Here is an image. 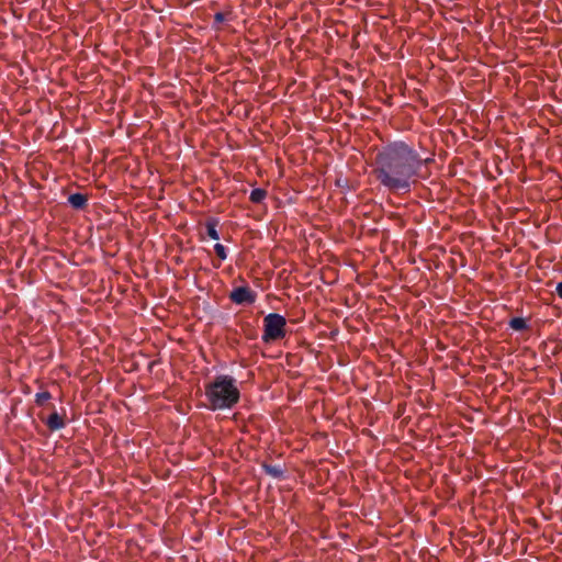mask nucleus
Listing matches in <instances>:
<instances>
[{
    "mask_svg": "<svg viewBox=\"0 0 562 562\" xmlns=\"http://www.w3.org/2000/svg\"><path fill=\"white\" fill-rule=\"evenodd\" d=\"M204 406L210 411L232 409L240 400L237 380L232 375L220 374L204 385Z\"/></svg>",
    "mask_w": 562,
    "mask_h": 562,
    "instance_id": "2",
    "label": "nucleus"
},
{
    "mask_svg": "<svg viewBox=\"0 0 562 562\" xmlns=\"http://www.w3.org/2000/svg\"><path fill=\"white\" fill-rule=\"evenodd\" d=\"M46 425L50 430H59L64 428L65 423L57 412H54L46 419Z\"/></svg>",
    "mask_w": 562,
    "mask_h": 562,
    "instance_id": "5",
    "label": "nucleus"
},
{
    "mask_svg": "<svg viewBox=\"0 0 562 562\" xmlns=\"http://www.w3.org/2000/svg\"><path fill=\"white\" fill-rule=\"evenodd\" d=\"M285 318L277 313L268 314L263 319V340H278L285 336Z\"/></svg>",
    "mask_w": 562,
    "mask_h": 562,
    "instance_id": "3",
    "label": "nucleus"
},
{
    "mask_svg": "<svg viewBox=\"0 0 562 562\" xmlns=\"http://www.w3.org/2000/svg\"><path fill=\"white\" fill-rule=\"evenodd\" d=\"M256 297V292L249 286H237L229 294L231 301L238 305L252 304Z\"/></svg>",
    "mask_w": 562,
    "mask_h": 562,
    "instance_id": "4",
    "label": "nucleus"
},
{
    "mask_svg": "<svg viewBox=\"0 0 562 562\" xmlns=\"http://www.w3.org/2000/svg\"><path fill=\"white\" fill-rule=\"evenodd\" d=\"M266 191L262 189H254L250 193V200L255 203H260L266 198Z\"/></svg>",
    "mask_w": 562,
    "mask_h": 562,
    "instance_id": "10",
    "label": "nucleus"
},
{
    "mask_svg": "<svg viewBox=\"0 0 562 562\" xmlns=\"http://www.w3.org/2000/svg\"><path fill=\"white\" fill-rule=\"evenodd\" d=\"M262 468L268 475L274 479H280L283 476V470L280 465H271L265 463Z\"/></svg>",
    "mask_w": 562,
    "mask_h": 562,
    "instance_id": "8",
    "label": "nucleus"
},
{
    "mask_svg": "<svg viewBox=\"0 0 562 562\" xmlns=\"http://www.w3.org/2000/svg\"><path fill=\"white\" fill-rule=\"evenodd\" d=\"M87 201H88L87 196L81 193H74V194H70L68 198L69 204L74 209H77V210L83 209L87 204Z\"/></svg>",
    "mask_w": 562,
    "mask_h": 562,
    "instance_id": "6",
    "label": "nucleus"
},
{
    "mask_svg": "<svg viewBox=\"0 0 562 562\" xmlns=\"http://www.w3.org/2000/svg\"><path fill=\"white\" fill-rule=\"evenodd\" d=\"M555 291L558 295L562 299V281L557 284Z\"/></svg>",
    "mask_w": 562,
    "mask_h": 562,
    "instance_id": "13",
    "label": "nucleus"
},
{
    "mask_svg": "<svg viewBox=\"0 0 562 562\" xmlns=\"http://www.w3.org/2000/svg\"><path fill=\"white\" fill-rule=\"evenodd\" d=\"M218 225V220L215 217L209 218L205 223L206 233L210 236V238L217 240L220 239L218 232L216 229Z\"/></svg>",
    "mask_w": 562,
    "mask_h": 562,
    "instance_id": "7",
    "label": "nucleus"
},
{
    "mask_svg": "<svg viewBox=\"0 0 562 562\" xmlns=\"http://www.w3.org/2000/svg\"><path fill=\"white\" fill-rule=\"evenodd\" d=\"M430 161L404 142H393L382 147L375 157V176L379 182L392 192H409L423 167Z\"/></svg>",
    "mask_w": 562,
    "mask_h": 562,
    "instance_id": "1",
    "label": "nucleus"
},
{
    "mask_svg": "<svg viewBox=\"0 0 562 562\" xmlns=\"http://www.w3.org/2000/svg\"><path fill=\"white\" fill-rule=\"evenodd\" d=\"M214 250L221 260H225L227 258L226 248L222 244H215Z\"/></svg>",
    "mask_w": 562,
    "mask_h": 562,
    "instance_id": "12",
    "label": "nucleus"
},
{
    "mask_svg": "<svg viewBox=\"0 0 562 562\" xmlns=\"http://www.w3.org/2000/svg\"><path fill=\"white\" fill-rule=\"evenodd\" d=\"M52 395L49 392H41L35 395V403L37 405H43L46 401L50 400Z\"/></svg>",
    "mask_w": 562,
    "mask_h": 562,
    "instance_id": "11",
    "label": "nucleus"
},
{
    "mask_svg": "<svg viewBox=\"0 0 562 562\" xmlns=\"http://www.w3.org/2000/svg\"><path fill=\"white\" fill-rule=\"evenodd\" d=\"M509 326L516 331H521L527 328V322L521 317H514L509 321Z\"/></svg>",
    "mask_w": 562,
    "mask_h": 562,
    "instance_id": "9",
    "label": "nucleus"
},
{
    "mask_svg": "<svg viewBox=\"0 0 562 562\" xmlns=\"http://www.w3.org/2000/svg\"><path fill=\"white\" fill-rule=\"evenodd\" d=\"M224 18H225V16H224V14H223V13H221V12H218V13H216V14H215V21H216V22H222V21H224Z\"/></svg>",
    "mask_w": 562,
    "mask_h": 562,
    "instance_id": "14",
    "label": "nucleus"
}]
</instances>
